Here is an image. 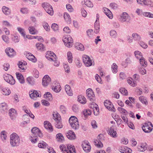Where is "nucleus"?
<instances>
[{
	"label": "nucleus",
	"instance_id": "16",
	"mask_svg": "<svg viewBox=\"0 0 153 153\" xmlns=\"http://www.w3.org/2000/svg\"><path fill=\"white\" fill-rule=\"evenodd\" d=\"M108 134L113 137L116 138L117 137V134L114 126H112L110 128L109 130Z\"/></svg>",
	"mask_w": 153,
	"mask_h": 153
},
{
	"label": "nucleus",
	"instance_id": "48",
	"mask_svg": "<svg viewBox=\"0 0 153 153\" xmlns=\"http://www.w3.org/2000/svg\"><path fill=\"white\" fill-rule=\"evenodd\" d=\"M72 55L70 51H68L67 53V58L68 62L70 63H71L72 62Z\"/></svg>",
	"mask_w": 153,
	"mask_h": 153
},
{
	"label": "nucleus",
	"instance_id": "55",
	"mask_svg": "<svg viewBox=\"0 0 153 153\" xmlns=\"http://www.w3.org/2000/svg\"><path fill=\"white\" fill-rule=\"evenodd\" d=\"M42 6L44 9L45 10H46L47 9L50 7L52 6L50 5L48 3L44 2L42 4Z\"/></svg>",
	"mask_w": 153,
	"mask_h": 153
},
{
	"label": "nucleus",
	"instance_id": "30",
	"mask_svg": "<svg viewBox=\"0 0 153 153\" xmlns=\"http://www.w3.org/2000/svg\"><path fill=\"white\" fill-rule=\"evenodd\" d=\"M139 61L140 65L144 67H146L147 65V62L145 59L142 57L139 58Z\"/></svg>",
	"mask_w": 153,
	"mask_h": 153
},
{
	"label": "nucleus",
	"instance_id": "22",
	"mask_svg": "<svg viewBox=\"0 0 153 153\" xmlns=\"http://www.w3.org/2000/svg\"><path fill=\"white\" fill-rule=\"evenodd\" d=\"M44 126L45 128L51 131H53L52 126L51 124L48 121H45L44 123Z\"/></svg>",
	"mask_w": 153,
	"mask_h": 153
},
{
	"label": "nucleus",
	"instance_id": "38",
	"mask_svg": "<svg viewBox=\"0 0 153 153\" xmlns=\"http://www.w3.org/2000/svg\"><path fill=\"white\" fill-rule=\"evenodd\" d=\"M56 138L57 140L59 142H62L64 140V137L61 133H59L56 135Z\"/></svg>",
	"mask_w": 153,
	"mask_h": 153
},
{
	"label": "nucleus",
	"instance_id": "26",
	"mask_svg": "<svg viewBox=\"0 0 153 153\" xmlns=\"http://www.w3.org/2000/svg\"><path fill=\"white\" fill-rule=\"evenodd\" d=\"M77 101L82 104H84L86 103V99L84 96L80 95L78 96Z\"/></svg>",
	"mask_w": 153,
	"mask_h": 153
},
{
	"label": "nucleus",
	"instance_id": "41",
	"mask_svg": "<svg viewBox=\"0 0 153 153\" xmlns=\"http://www.w3.org/2000/svg\"><path fill=\"white\" fill-rule=\"evenodd\" d=\"M28 30L30 33L32 34H35L37 33V31L35 30L34 27L32 26L29 27Z\"/></svg>",
	"mask_w": 153,
	"mask_h": 153
},
{
	"label": "nucleus",
	"instance_id": "13",
	"mask_svg": "<svg viewBox=\"0 0 153 153\" xmlns=\"http://www.w3.org/2000/svg\"><path fill=\"white\" fill-rule=\"evenodd\" d=\"M82 146L84 151L86 152H89L91 149V146L88 141L83 142L82 144Z\"/></svg>",
	"mask_w": 153,
	"mask_h": 153
},
{
	"label": "nucleus",
	"instance_id": "28",
	"mask_svg": "<svg viewBox=\"0 0 153 153\" xmlns=\"http://www.w3.org/2000/svg\"><path fill=\"white\" fill-rule=\"evenodd\" d=\"M65 87V91L67 94L70 96H72L73 95V93L70 86L68 85H66Z\"/></svg>",
	"mask_w": 153,
	"mask_h": 153
},
{
	"label": "nucleus",
	"instance_id": "25",
	"mask_svg": "<svg viewBox=\"0 0 153 153\" xmlns=\"http://www.w3.org/2000/svg\"><path fill=\"white\" fill-rule=\"evenodd\" d=\"M8 106L6 103H2L0 104V110L2 112L6 111L7 109Z\"/></svg>",
	"mask_w": 153,
	"mask_h": 153
},
{
	"label": "nucleus",
	"instance_id": "56",
	"mask_svg": "<svg viewBox=\"0 0 153 153\" xmlns=\"http://www.w3.org/2000/svg\"><path fill=\"white\" fill-rule=\"evenodd\" d=\"M117 110L120 113H122L125 115H126L127 113V111L125 109L121 107H118Z\"/></svg>",
	"mask_w": 153,
	"mask_h": 153
},
{
	"label": "nucleus",
	"instance_id": "54",
	"mask_svg": "<svg viewBox=\"0 0 153 153\" xmlns=\"http://www.w3.org/2000/svg\"><path fill=\"white\" fill-rule=\"evenodd\" d=\"M45 11L50 15H52L53 14V11L52 6L50 7L47 9Z\"/></svg>",
	"mask_w": 153,
	"mask_h": 153
},
{
	"label": "nucleus",
	"instance_id": "58",
	"mask_svg": "<svg viewBox=\"0 0 153 153\" xmlns=\"http://www.w3.org/2000/svg\"><path fill=\"white\" fill-rule=\"evenodd\" d=\"M110 34L112 37L115 38L117 36V33L115 30H112L110 32Z\"/></svg>",
	"mask_w": 153,
	"mask_h": 153
},
{
	"label": "nucleus",
	"instance_id": "36",
	"mask_svg": "<svg viewBox=\"0 0 153 153\" xmlns=\"http://www.w3.org/2000/svg\"><path fill=\"white\" fill-rule=\"evenodd\" d=\"M146 143L141 144L138 147V150L141 152L145 151L146 149Z\"/></svg>",
	"mask_w": 153,
	"mask_h": 153
},
{
	"label": "nucleus",
	"instance_id": "15",
	"mask_svg": "<svg viewBox=\"0 0 153 153\" xmlns=\"http://www.w3.org/2000/svg\"><path fill=\"white\" fill-rule=\"evenodd\" d=\"M40 93V91L38 92L37 91L35 90H32L29 92L30 96L32 99H34L37 97H40L41 95Z\"/></svg>",
	"mask_w": 153,
	"mask_h": 153
},
{
	"label": "nucleus",
	"instance_id": "46",
	"mask_svg": "<svg viewBox=\"0 0 153 153\" xmlns=\"http://www.w3.org/2000/svg\"><path fill=\"white\" fill-rule=\"evenodd\" d=\"M63 125L62 123L61 120H59L56 121L55 123V127L58 128H62L63 127Z\"/></svg>",
	"mask_w": 153,
	"mask_h": 153
},
{
	"label": "nucleus",
	"instance_id": "33",
	"mask_svg": "<svg viewBox=\"0 0 153 153\" xmlns=\"http://www.w3.org/2000/svg\"><path fill=\"white\" fill-rule=\"evenodd\" d=\"M127 82L131 86L134 87L137 85V83L135 80H133L131 78L128 79L127 80Z\"/></svg>",
	"mask_w": 153,
	"mask_h": 153
},
{
	"label": "nucleus",
	"instance_id": "18",
	"mask_svg": "<svg viewBox=\"0 0 153 153\" xmlns=\"http://www.w3.org/2000/svg\"><path fill=\"white\" fill-rule=\"evenodd\" d=\"M119 151L122 153H131L132 150L126 146H121L119 149Z\"/></svg>",
	"mask_w": 153,
	"mask_h": 153
},
{
	"label": "nucleus",
	"instance_id": "37",
	"mask_svg": "<svg viewBox=\"0 0 153 153\" xmlns=\"http://www.w3.org/2000/svg\"><path fill=\"white\" fill-rule=\"evenodd\" d=\"M64 17L66 22L70 24L71 22V19L69 14L67 13H65Z\"/></svg>",
	"mask_w": 153,
	"mask_h": 153
},
{
	"label": "nucleus",
	"instance_id": "59",
	"mask_svg": "<svg viewBox=\"0 0 153 153\" xmlns=\"http://www.w3.org/2000/svg\"><path fill=\"white\" fill-rule=\"evenodd\" d=\"M139 44L140 46L143 48L146 49L148 47L147 44L143 42L140 41Z\"/></svg>",
	"mask_w": 153,
	"mask_h": 153
},
{
	"label": "nucleus",
	"instance_id": "20",
	"mask_svg": "<svg viewBox=\"0 0 153 153\" xmlns=\"http://www.w3.org/2000/svg\"><path fill=\"white\" fill-rule=\"evenodd\" d=\"M9 114L12 120L15 119L17 113L16 110L13 108L10 109L9 111Z\"/></svg>",
	"mask_w": 153,
	"mask_h": 153
},
{
	"label": "nucleus",
	"instance_id": "4",
	"mask_svg": "<svg viewBox=\"0 0 153 153\" xmlns=\"http://www.w3.org/2000/svg\"><path fill=\"white\" fill-rule=\"evenodd\" d=\"M69 123L72 128L74 130H77L79 128V124L77 118L74 116H71L69 120Z\"/></svg>",
	"mask_w": 153,
	"mask_h": 153
},
{
	"label": "nucleus",
	"instance_id": "44",
	"mask_svg": "<svg viewBox=\"0 0 153 153\" xmlns=\"http://www.w3.org/2000/svg\"><path fill=\"white\" fill-rule=\"evenodd\" d=\"M94 32L96 33H98L100 31V25L99 23L95 22L94 23Z\"/></svg>",
	"mask_w": 153,
	"mask_h": 153
},
{
	"label": "nucleus",
	"instance_id": "21",
	"mask_svg": "<svg viewBox=\"0 0 153 153\" xmlns=\"http://www.w3.org/2000/svg\"><path fill=\"white\" fill-rule=\"evenodd\" d=\"M67 137L70 140H73L75 138L76 135L75 133L72 131H69L66 134Z\"/></svg>",
	"mask_w": 153,
	"mask_h": 153
},
{
	"label": "nucleus",
	"instance_id": "43",
	"mask_svg": "<svg viewBox=\"0 0 153 153\" xmlns=\"http://www.w3.org/2000/svg\"><path fill=\"white\" fill-rule=\"evenodd\" d=\"M53 119L56 121L61 120L60 116L59 114L57 113H55L53 114Z\"/></svg>",
	"mask_w": 153,
	"mask_h": 153
},
{
	"label": "nucleus",
	"instance_id": "24",
	"mask_svg": "<svg viewBox=\"0 0 153 153\" xmlns=\"http://www.w3.org/2000/svg\"><path fill=\"white\" fill-rule=\"evenodd\" d=\"M103 11L109 19H112L113 18L112 13L109 9L107 8H104Z\"/></svg>",
	"mask_w": 153,
	"mask_h": 153
},
{
	"label": "nucleus",
	"instance_id": "8",
	"mask_svg": "<svg viewBox=\"0 0 153 153\" xmlns=\"http://www.w3.org/2000/svg\"><path fill=\"white\" fill-rule=\"evenodd\" d=\"M87 96L88 99L91 101L93 102L95 100V95L91 88L88 89L86 91Z\"/></svg>",
	"mask_w": 153,
	"mask_h": 153
},
{
	"label": "nucleus",
	"instance_id": "60",
	"mask_svg": "<svg viewBox=\"0 0 153 153\" xmlns=\"http://www.w3.org/2000/svg\"><path fill=\"white\" fill-rule=\"evenodd\" d=\"M95 105L96 106L95 107L94 106L93 107V111L94 112V114L95 115H97L99 114V109L98 107H97V105H96V104H95Z\"/></svg>",
	"mask_w": 153,
	"mask_h": 153
},
{
	"label": "nucleus",
	"instance_id": "14",
	"mask_svg": "<svg viewBox=\"0 0 153 153\" xmlns=\"http://www.w3.org/2000/svg\"><path fill=\"white\" fill-rule=\"evenodd\" d=\"M51 79L48 75H45L42 79V84L43 86H47L50 83Z\"/></svg>",
	"mask_w": 153,
	"mask_h": 153
},
{
	"label": "nucleus",
	"instance_id": "53",
	"mask_svg": "<svg viewBox=\"0 0 153 153\" xmlns=\"http://www.w3.org/2000/svg\"><path fill=\"white\" fill-rule=\"evenodd\" d=\"M135 56L137 59H139L142 56V53L139 51H136L134 52Z\"/></svg>",
	"mask_w": 153,
	"mask_h": 153
},
{
	"label": "nucleus",
	"instance_id": "35",
	"mask_svg": "<svg viewBox=\"0 0 153 153\" xmlns=\"http://www.w3.org/2000/svg\"><path fill=\"white\" fill-rule=\"evenodd\" d=\"M132 36L133 39L135 41H140L141 39L140 36L136 33H133L132 35Z\"/></svg>",
	"mask_w": 153,
	"mask_h": 153
},
{
	"label": "nucleus",
	"instance_id": "29",
	"mask_svg": "<svg viewBox=\"0 0 153 153\" xmlns=\"http://www.w3.org/2000/svg\"><path fill=\"white\" fill-rule=\"evenodd\" d=\"M2 10L3 13L6 15H8L10 13L11 11L10 9L6 6H3L2 7Z\"/></svg>",
	"mask_w": 153,
	"mask_h": 153
},
{
	"label": "nucleus",
	"instance_id": "62",
	"mask_svg": "<svg viewBox=\"0 0 153 153\" xmlns=\"http://www.w3.org/2000/svg\"><path fill=\"white\" fill-rule=\"evenodd\" d=\"M51 28L54 31H57L58 30V25L56 24H53L52 25Z\"/></svg>",
	"mask_w": 153,
	"mask_h": 153
},
{
	"label": "nucleus",
	"instance_id": "17",
	"mask_svg": "<svg viewBox=\"0 0 153 153\" xmlns=\"http://www.w3.org/2000/svg\"><path fill=\"white\" fill-rule=\"evenodd\" d=\"M5 52L9 57H13L16 54L13 48H7L5 50Z\"/></svg>",
	"mask_w": 153,
	"mask_h": 153
},
{
	"label": "nucleus",
	"instance_id": "39",
	"mask_svg": "<svg viewBox=\"0 0 153 153\" xmlns=\"http://www.w3.org/2000/svg\"><path fill=\"white\" fill-rule=\"evenodd\" d=\"M2 91L3 94L5 95H8L11 93L10 90L8 88H3L2 90Z\"/></svg>",
	"mask_w": 153,
	"mask_h": 153
},
{
	"label": "nucleus",
	"instance_id": "42",
	"mask_svg": "<svg viewBox=\"0 0 153 153\" xmlns=\"http://www.w3.org/2000/svg\"><path fill=\"white\" fill-rule=\"evenodd\" d=\"M44 97L46 98L49 100L51 101L52 100L53 98L52 97V94L49 92H47L44 95Z\"/></svg>",
	"mask_w": 153,
	"mask_h": 153
},
{
	"label": "nucleus",
	"instance_id": "3",
	"mask_svg": "<svg viewBox=\"0 0 153 153\" xmlns=\"http://www.w3.org/2000/svg\"><path fill=\"white\" fill-rule=\"evenodd\" d=\"M45 56L49 60L54 62V65L55 66H58L59 65V62L56 58V56L53 52L51 51L47 52Z\"/></svg>",
	"mask_w": 153,
	"mask_h": 153
},
{
	"label": "nucleus",
	"instance_id": "31",
	"mask_svg": "<svg viewBox=\"0 0 153 153\" xmlns=\"http://www.w3.org/2000/svg\"><path fill=\"white\" fill-rule=\"evenodd\" d=\"M26 81L30 85H33L35 84V81L32 77H29L27 78Z\"/></svg>",
	"mask_w": 153,
	"mask_h": 153
},
{
	"label": "nucleus",
	"instance_id": "32",
	"mask_svg": "<svg viewBox=\"0 0 153 153\" xmlns=\"http://www.w3.org/2000/svg\"><path fill=\"white\" fill-rule=\"evenodd\" d=\"M139 100L143 104L147 105L148 104V101L146 97L141 96L139 97Z\"/></svg>",
	"mask_w": 153,
	"mask_h": 153
},
{
	"label": "nucleus",
	"instance_id": "19",
	"mask_svg": "<svg viewBox=\"0 0 153 153\" xmlns=\"http://www.w3.org/2000/svg\"><path fill=\"white\" fill-rule=\"evenodd\" d=\"M25 54L26 55V57L29 60L34 62H36V59L31 53L26 52Z\"/></svg>",
	"mask_w": 153,
	"mask_h": 153
},
{
	"label": "nucleus",
	"instance_id": "6",
	"mask_svg": "<svg viewBox=\"0 0 153 153\" xmlns=\"http://www.w3.org/2000/svg\"><path fill=\"white\" fill-rule=\"evenodd\" d=\"M83 62L85 66L89 67L94 65V60L91 59L90 58L86 55H84L82 57Z\"/></svg>",
	"mask_w": 153,
	"mask_h": 153
},
{
	"label": "nucleus",
	"instance_id": "40",
	"mask_svg": "<svg viewBox=\"0 0 153 153\" xmlns=\"http://www.w3.org/2000/svg\"><path fill=\"white\" fill-rule=\"evenodd\" d=\"M36 46L38 50L41 51H44L45 50V47L44 45L40 43H38L36 44Z\"/></svg>",
	"mask_w": 153,
	"mask_h": 153
},
{
	"label": "nucleus",
	"instance_id": "27",
	"mask_svg": "<svg viewBox=\"0 0 153 153\" xmlns=\"http://www.w3.org/2000/svg\"><path fill=\"white\" fill-rule=\"evenodd\" d=\"M61 87L59 83H57L55 86H53L52 87V89L55 92L58 93L61 90Z\"/></svg>",
	"mask_w": 153,
	"mask_h": 153
},
{
	"label": "nucleus",
	"instance_id": "23",
	"mask_svg": "<svg viewBox=\"0 0 153 153\" xmlns=\"http://www.w3.org/2000/svg\"><path fill=\"white\" fill-rule=\"evenodd\" d=\"M16 77L21 84H23L25 83V81L23 75L20 73H16Z\"/></svg>",
	"mask_w": 153,
	"mask_h": 153
},
{
	"label": "nucleus",
	"instance_id": "61",
	"mask_svg": "<svg viewBox=\"0 0 153 153\" xmlns=\"http://www.w3.org/2000/svg\"><path fill=\"white\" fill-rule=\"evenodd\" d=\"M47 145V144L44 142L42 141V142L38 144V146L39 147L42 148H44Z\"/></svg>",
	"mask_w": 153,
	"mask_h": 153
},
{
	"label": "nucleus",
	"instance_id": "7",
	"mask_svg": "<svg viewBox=\"0 0 153 153\" xmlns=\"http://www.w3.org/2000/svg\"><path fill=\"white\" fill-rule=\"evenodd\" d=\"M62 40L65 45L68 48H71L73 45V40L71 37H65Z\"/></svg>",
	"mask_w": 153,
	"mask_h": 153
},
{
	"label": "nucleus",
	"instance_id": "1",
	"mask_svg": "<svg viewBox=\"0 0 153 153\" xmlns=\"http://www.w3.org/2000/svg\"><path fill=\"white\" fill-rule=\"evenodd\" d=\"M31 131L32 134L31 136L32 139L30 140L32 142L34 143L38 140V137H41L42 136V134L40 130L36 127L33 128Z\"/></svg>",
	"mask_w": 153,
	"mask_h": 153
},
{
	"label": "nucleus",
	"instance_id": "57",
	"mask_svg": "<svg viewBox=\"0 0 153 153\" xmlns=\"http://www.w3.org/2000/svg\"><path fill=\"white\" fill-rule=\"evenodd\" d=\"M1 138L3 140H5L7 137L5 131H3L1 132Z\"/></svg>",
	"mask_w": 153,
	"mask_h": 153
},
{
	"label": "nucleus",
	"instance_id": "10",
	"mask_svg": "<svg viewBox=\"0 0 153 153\" xmlns=\"http://www.w3.org/2000/svg\"><path fill=\"white\" fill-rule=\"evenodd\" d=\"M4 80L11 85H14L15 83V79L10 74H6L4 76Z\"/></svg>",
	"mask_w": 153,
	"mask_h": 153
},
{
	"label": "nucleus",
	"instance_id": "2",
	"mask_svg": "<svg viewBox=\"0 0 153 153\" xmlns=\"http://www.w3.org/2000/svg\"><path fill=\"white\" fill-rule=\"evenodd\" d=\"M20 140L19 137L16 133H13L11 134L10 142L12 147L18 146L20 143Z\"/></svg>",
	"mask_w": 153,
	"mask_h": 153
},
{
	"label": "nucleus",
	"instance_id": "64",
	"mask_svg": "<svg viewBox=\"0 0 153 153\" xmlns=\"http://www.w3.org/2000/svg\"><path fill=\"white\" fill-rule=\"evenodd\" d=\"M60 109L62 113L65 114L66 112V108L63 105H61L60 107Z\"/></svg>",
	"mask_w": 153,
	"mask_h": 153
},
{
	"label": "nucleus",
	"instance_id": "45",
	"mask_svg": "<svg viewBox=\"0 0 153 153\" xmlns=\"http://www.w3.org/2000/svg\"><path fill=\"white\" fill-rule=\"evenodd\" d=\"M94 144L98 147H102L103 146V144L100 140H94Z\"/></svg>",
	"mask_w": 153,
	"mask_h": 153
},
{
	"label": "nucleus",
	"instance_id": "34",
	"mask_svg": "<svg viewBox=\"0 0 153 153\" xmlns=\"http://www.w3.org/2000/svg\"><path fill=\"white\" fill-rule=\"evenodd\" d=\"M75 47L76 49L82 51L85 49L84 46L79 43H76L75 44Z\"/></svg>",
	"mask_w": 153,
	"mask_h": 153
},
{
	"label": "nucleus",
	"instance_id": "12",
	"mask_svg": "<svg viewBox=\"0 0 153 153\" xmlns=\"http://www.w3.org/2000/svg\"><path fill=\"white\" fill-rule=\"evenodd\" d=\"M131 19L128 13L123 12L120 18V20L122 22H128Z\"/></svg>",
	"mask_w": 153,
	"mask_h": 153
},
{
	"label": "nucleus",
	"instance_id": "11",
	"mask_svg": "<svg viewBox=\"0 0 153 153\" xmlns=\"http://www.w3.org/2000/svg\"><path fill=\"white\" fill-rule=\"evenodd\" d=\"M104 104L105 106L109 110L112 112H115V108L111 102L108 100H106L104 102Z\"/></svg>",
	"mask_w": 153,
	"mask_h": 153
},
{
	"label": "nucleus",
	"instance_id": "49",
	"mask_svg": "<svg viewBox=\"0 0 153 153\" xmlns=\"http://www.w3.org/2000/svg\"><path fill=\"white\" fill-rule=\"evenodd\" d=\"M91 111L89 109L84 110L83 111V114L85 117L91 115Z\"/></svg>",
	"mask_w": 153,
	"mask_h": 153
},
{
	"label": "nucleus",
	"instance_id": "63",
	"mask_svg": "<svg viewBox=\"0 0 153 153\" xmlns=\"http://www.w3.org/2000/svg\"><path fill=\"white\" fill-rule=\"evenodd\" d=\"M143 15L146 17L149 18H153V14L150 12H144L143 13Z\"/></svg>",
	"mask_w": 153,
	"mask_h": 153
},
{
	"label": "nucleus",
	"instance_id": "9",
	"mask_svg": "<svg viewBox=\"0 0 153 153\" xmlns=\"http://www.w3.org/2000/svg\"><path fill=\"white\" fill-rule=\"evenodd\" d=\"M153 125L150 122L148 123H145L142 126V128L143 131L146 133L150 132L152 129Z\"/></svg>",
	"mask_w": 153,
	"mask_h": 153
},
{
	"label": "nucleus",
	"instance_id": "5",
	"mask_svg": "<svg viewBox=\"0 0 153 153\" xmlns=\"http://www.w3.org/2000/svg\"><path fill=\"white\" fill-rule=\"evenodd\" d=\"M60 149L62 151L66 152L67 153H76L74 147L71 145H68L66 146L62 144L60 145Z\"/></svg>",
	"mask_w": 153,
	"mask_h": 153
},
{
	"label": "nucleus",
	"instance_id": "50",
	"mask_svg": "<svg viewBox=\"0 0 153 153\" xmlns=\"http://www.w3.org/2000/svg\"><path fill=\"white\" fill-rule=\"evenodd\" d=\"M117 65L115 63H114L112 65V70L114 73H116L117 71Z\"/></svg>",
	"mask_w": 153,
	"mask_h": 153
},
{
	"label": "nucleus",
	"instance_id": "51",
	"mask_svg": "<svg viewBox=\"0 0 153 153\" xmlns=\"http://www.w3.org/2000/svg\"><path fill=\"white\" fill-rule=\"evenodd\" d=\"M119 90L120 92L124 95H127L128 94L127 90L124 88H121Z\"/></svg>",
	"mask_w": 153,
	"mask_h": 153
},
{
	"label": "nucleus",
	"instance_id": "47",
	"mask_svg": "<svg viewBox=\"0 0 153 153\" xmlns=\"http://www.w3.org/2000/svg\"><path fill=\"white\" fill-rule=\"evenodd\" d=\"M84 2L85 4L88 7H93V4L90 0H84Z\"/></svg>",
	"mask_w": 153,
	"mask_h": 153
},
{
	"label": "nucleus",
	"instance_id": "52",
	"mask_svg": "<svg viewBox=\"0 0 153 153\" xmlns=\"http://www.w3.org/2000/svg\"><path fill=\"white\" fill-rule=\"evenodd\" d=\"M17 29L21 35L24 37H25L26 34L24 29L20 27H18Z\"/></svg>",
	"mask_w": 153,
	"mask_h": 153
}]
</instances>
